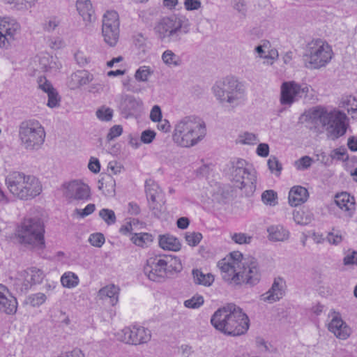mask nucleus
<instances>
[{"label":"nucleus","mask_w":357,"mask_h":357,"mask_svg":"<svg viewBox=\"0 0 357 357\" xmlns=\"http://www.w3.org/2000/svg\"><path fill=\"white\" fill-rule=\"evenodd\" d=\"M211 323L215 329L230 336L245 333L250 326L247 314L234 304H229L216 310L211 317Z\"/></svg>","instance_id":"nucleus-1"},{"label":"nucleus","mask_w":357,"mask_h":357,"mask_svg":"<svg viewBox=\"0 0 357 357\" xmlns=\"http://www.w3.org/2000/svg\"><path fill=\"white\" fill-rule=\"evenodd\" d=\"M308 116L310 123L318 130L328 126L331 129V137L333 140L343 136L347 132L348 118L342 112H328L326 108L319 106L311 109L308 112Z\"/></svg>","instance_id":"nucleus-2"},{"label":"nucleus","mask_w":357,"mask_h":357,"mask_svg":"<svg viewBox=\"0 0 357 357\" xmlns=\"http://www.w3.org/2000/svg\"><path fill=\"white\" fill-rule=\"evenodd\" d=\"M205 123L195 116H185L175 126L174 140L183 147L196 145L206 135Z\"/></svg>","instance_id":"nucleus-3"},{"label":"nucleus","mask_w":357,"mask_h":357,"mask_svg":"<svg viewBox=\"0 0 357 357\" xmlns=\"http://www.w3.org/2000/svg\"><path fill=\"white\" fill-rule=\"evenodd\" d=\"M5 181L10 193L22 200L32 199L42 192V185L38 179L23 172H10Z\"/></svg>","instance_id":"nucleus-4"},{"label":"nucleus","mask_w":357,"mask_h":357,"mask_svg":"<svg viewBox=\"0 0 357 357\" xmlns=\"http://www.w3.org/2000/svg\"><path fill=\"white\" fill-rule=\"evenodd\" d=\"M158 38L165 43H179L190 31L189 20L183 15H173L162 17L155 26Z\"/></svg>","instance_id":"nucleus-5"},{"label":"nucleus","mask_w":357,"mask_h":357,"mask_svg":"<svg viewBox=\"0 0 357 357\" xmlns=\"http://www.w3.org/2000/svg\"><path fill=\"white\" fill-rule=\"evenodd\" d=\"M212 91L220 103L227 104L232 108L238 106L244 100L243 86L234 77H226L216 82Z\"/></svg>","instance_id":"nucleus-6"},{"label":"nucleus","mask_w":357,"mask_h":357,"mask_svg":"<svg viewBox=\"0 0 357 357\" xmlns=\"http://www.w3.org/2000/svg\"><path fill=\"white\" fill-rule=\"evenodd\" d=\"M180 261L172 256L149 258L144 267V273L150 280L160 282L171 278L175 273L181 271Z\"/></svg>","instance_id":"nucleus-7"},{"label":"nucleus","mask_w":357,"mask_h":357,"mask_svg":"<svg viewBox=\"0 0 357 357\" xmlns=\"http://www.w3.org/2000/svg\"><path fill=\"white\" fill-rule=\"evenodd\" d=\"M44 233L43 222L37 217L24 218L16 231L19 242L33 249L45 247Z\"/></svg>","instance_id":"nucleus-8"},{"label":"nucleus","mask_w":357,"mask_h":357,"mask_svg":"<svg viewBox=\"0 0 357 357\" xmlns=\"http://www.w3.org/2000/svg\"><path fill=\"white\" fill-rule=\"evenodd\" d=\"M45 136L44 128L37 120H25L19 125V141L22 147L27 151L40 149L45 142Z\"/></svg>","instance_id":"nucleus-9"},{"label":"nucleus","mask_w":357,"mask_h":357,"mask_svg":"<svg viewBox=\"0 0 357 357\" xmlns=\"http://www.w3.org/2000/svg\"><path fill=\"white\" fill-rule=\"evenodd\" d=\"M331 46L321 40L307 43L303 55L305 66L310 69H319L325 66L332 59Z\"/></svg>","instance_id":"nucleus-10"},{"label":"nucleus","mask_w":357,"mask_h":357,"mask_svg":"<svg viewBox=\"0 0 357 357\" xmlns=\"http://www.w3.org/2000/svg\"><path fill=\"white\" fill-rule=\"evenodd\" d=\"M236 270V273L232 275L231 278L227 275V282L231 285L241 286L245 284L253 287L258 284L261 280L259 264L257 260L252 257H246L243 261V265Z\"/></svg>","instance_id":"nucleus-11"},{"label":"nucleus","mask_w":357,"mask_h":357,"mask_svg":"<svg viewBox=\"0 0 357 357\" xmlns=\"http://www.w3.org/2000/svg\"><path fill=\"white\" fill-rule=\"evenodd\" d=\"M230 164V174L232 180L237 183L236 187L245 189L248 195L252 194L256 189L255 172L249 169L247 162L243 159H234Z\"/></svg>","instance_id":"nucleus-12"},{"label":"nucleus","mask_w":357,"mask_h":357,"mask_svg":"<svg viewBox=\"0 0 357 357\" xmlns=\"http://www.w3.org/2000/svg\"><path fill=\"white\" fill-rule=\"evenodd\" d=\"M119 14L114 10L107 11L103 15L102 35L104 41L110 47H114L119 38Z\"/></svg>","instance_id":"nucleus-13"},{"label":"nucleus","mask_w":357,"mask_h":357,"mask_svg":"<svg viewBox=\"0 0 357 357\" xmlns=\"http://www.w3.org/2000/svg\"><path fill=\"white\" fill-rule=\"evenodd\" d=\"M310 90L307 84H300L294 81L284 82L281 85L280 103L291 105L305 98Z\"/></svg>","instance_id":"nucleus-14"},{"label":"nucleus","mask_w":357,"mask_h":357,"mask_svg":"<svg viewBox=\"0 0 357 357\" xmlns=\"http://www.w3.org/2000/svg\"><path fill=\"white\" fill-rule=\"evenodd\" d=\"M117 339L127 344H140L151 339L149 330L142 326L126 327L116 334Z\"/></svg>","instance_id":"nucleus-15"},{"label":"nucleus","mask_w":357,"mask_h":357,"mask_svg":"<svg viewBox=\"0 0 357 357\" xmlns=\"http://www.w3.org/2000/svg\"><path fill=\"white\" fill-rule=\"evenodd\" d=\"M20 24L10 17L0 18V47L8 48L20 31Z\"/></svg>","instance_id":"nucleus-16"},{"label":"nucleus","mask_w":357,"mask_h":357,"mask_svg":"<svg viewBox=\"0 0 357 357\" xmlns=\"http://www.w3.org/2000/svg\"><path fill=\"white\" fill-rule=\"evenodd\" d=\"M245 259L243 258L241 252L235 251L231 252L227 258L220 261L218 266L221 270L222 279L227 282V275L231 278L232 275L236 273V269L240 268L243 265V261Z\"/></svg>","instance_id":"nucleus-17"},{"label":"nucleus","mask_w":357,"mask_h":357,"mask_svg":"<svg viewBox=\"0 0 357 357\" xmlns=\"http://www.w3.org/2000/svg\"><path fill=\"white\" fill-rule=\"evenodd\" d=\"M143 105L140 98L126 94L121 98L119 109L126 118H129L139 114L143 111Z\"/></svg>","instance_id":"nucleus-18"},{"label":"nucleus","mask_w":357,"mask_h":357,"mask_svg":"<svg viewBox=\"0 0 357 357\" xmlns=\"http://www.w3.org/2000/svg\"><path fill=\"white\" fill-rule=\"evenodd\" d=\"M63 186L66 188L64 196L69 202L87 200L90 197V188L83 183L73 181Z\"/></svg>","instance_id":"nucleus-19"},{"label":"nucleus","mask_w":357,"mask_h":357,"mask_svg":"<svg viewBox=\"0 0 357 357\" xmlns=\"http://www.w3.org/2000/svg\"><path fill=\"white\" fill-rule=\"evenodd\" d=\"M331 316L332 319L328 325V331L339 339H347L350 335L351 329L342 320L340 312L333 310Z\"/></svg>","instance_id":"nucleus-20"},{"label":"nucleus","mask_w":357,"mask_h":357,"mask_svg":"<svg viewBox=\"0 0 357 357\" xmlns=\"http://www.w3.org/2000/svg\"><path fill=\"white\" fill-rule=\"evenodd\" d=\"M77 10L85 23L86 31H91L96 17L93 9L92 3L89 0H77L76 2Z\"/></svg>","instance_id":"nucleus-21"},{"label":"nucleus","mask_w":357,"mask_h":357,"mask_svg":"<svg viewBox=\"0 0 357 357\" xmlns=\"http://www.w3.org/2000/svg\"><path fill=\"white\" fill-rule=\"evenodd\" d=\"M145 192L151 210L157 209L156 203L162 201V191L158 183L153 179H147L145 182Z\"/></svg>","instance_id":"nucleus-22"},{"label":"nucleus","mask_w":357,"mask_h":357,"mask_svg":"<svg viewBox=\"0 0 357 357\" xmlns=\"http://www.w3.org/2000/svg\"><path fill=\"white\" fill-rule=\"evenodd\" d=\"M283 280L281 278H275L270 289L260 296V300L269 303L278 301L283 296Z\"/></svg>","instance_id":"nucleus-23"},{"label":"nucleus","mask_w":357,"mask_h":357,"mask_svg":"<svg viewBox=\"0 0 357 357\" xmlns=\"http://www.w3.org/2000/svg\"><path fill=\"white\" fill-rule=\"evenodd\" d=\"M335 203L349 217H351L356 209L355 199L350 194L342 192L337 194L335 197Z\"/></svg>","instance_id":"nucleus-24"},{"label":"nucleus","mask_w":357,"mask_h":357,"mask_svg":"<svg viewBox=\"0 0 357 357\" xmlns=\"http://www.w3.org/2000/svg\"><path fill=\"white\" fill-rule=\"evenodd\" d=\"M93 79V76L86 70H77L68 79L67 85L71 90L77 89L88 84Z\"/></svg>","instance_id":"nucleus-25"},{"label":"nucleus","mask_w":357,"mask_h":357,"mask_svg":"<svg viewBox=\"0 0 357 357\" xmlns=\"http://www.w3.org/2000/svg\"><path fill=\"white\" fill-rule=\"evenodd\" d=\"M309 194L304 187L297 185L293 187L289 192V203L291 206H297L305 202Z\"/></svg>","instance_id":"nucleus-26"},{"label":"nucleus","mask_w":357,"mask_h":357,"mask_svg":"<svg viewBox=\"0 0 357 357\" xmlns=\"http://www.w3.org/2000/svg\"><path fill=\"white\" fill-rule=\"evenodd\" d=\"M119 291L120 289L114 284L107 285L98 291V297L101 300L109 298L110 304L114 306L119 301Z\"/></svg>","instance_id":"nucleus-27"},{"label":"nucleus","mask_w":357,"mask_h":357,"mask_svg":"<svg viewBox=\"0 0 357 357\" xmlns=\"http://www.w3.org/2000/svg\"><path fill=\"white\" fill-rule=\"evenodd\" d=\"M17 309V301L15 296L9 291L0 300V312L6 314H15Z\"/></svg>","instance_id":"nucleus-28"},{"label":"nucleus","mask_w":357,"mask_h":357,"mask_svg":"<svg viewBox=\"0 0 357 357\" xmlns=\"http://www.w3.org/2000/svg\"><path fill=\"white\" fill-rule=\"evenodd\" d=\"M159 245L163 250L174 252L180 250L181 248V245L178 239L169 234L160 236Z\"/></svg>","instance_id":"nucleus-29"},{"label":"nucleus","mask_w":357,"mask_h":357,"mask_svg":"<svg viewBox=\"0 0 357 357\" xmlns=\"http://www.w3.org/2000/svg\"><path fill=\"white\" fill-rule=\"evenodd\" d=\"M192 274L196 284L210 287L214 282V276L211 273H204L199 269H193Z\"/></svg>","instance_id":"nucleus-30"},{"label":"nucleus","mask_w":357,"mask_h":357,"mask_svg":"<svg viewBox=\"0 0 357 357\" xmlns=\"http://www.w3.org/2000/svg\"><path fill=\"white\" fill-rule=\"evenodd\" d=\"M267 231L269 238L274 241H283L289 238V231L281 225L271 226Z\"/></svg>","instance_id":"nucleus-31"},{"label":"nucleus","mask_w":357,"mask_h":357,"mask_svg":"<svg viewBox=\"0 0 357 357\" xmlns=\"http://www.w3.org/2000/svg\"><path fill=\"white\" fill-rule=\"evenodd\" d=\"M161 58L163 63L169 67H178L182 63L181 57L170 50H165Z\"/></svg>","instance_id":"nucleus-32"},{"label":"nucleus","mask_w":357,"mask_h":357,"mask_svg":"<svg viewBox=\"0 0 357 357\" xmlns=\"http://www.w3.org/2000/svg\"><path fill=\"white\" fill-rule=\"evenodd\" d=\"M130 240L136 245L144 247L153 241V236L149 233H136L132 236Z\"/></svg>","instance_id":"nucleus-33"},{"label":"nucleus","mask_w":357,"mask_h":357,"mask_svg":"<svg viewBox=\"0 0 357 357\" xmlns=\"http://www.w3.org/2000/svg\"><path fill=\"white\" fill-rule=\"evenodd\" d=\"M62 285L67 288H73L79 283V278L74 273H65L61 278Z\"/></svg>","instance_id":"nucleus-34"},{"label":"nucleus","mask_w":357,"mask_h":357,"mask_svg":"<svg viewBox=\"0 0 357 357\" xmlns=\"http://www.w3.org/2000/svg\"><path fill=\"white\" fill-rule=\"evenodd\" d=\"M153 74V70L149 66H142L136 70L135 78L138 82H146Z\"/></svg>","instance_id":"nucleus-35"},{"label":"nucleus","mask_w":357,"mask_h":357,"mask_svg":"<svg viewBox=\"0 0 357 357\" xmlns=\"http://www.w3.org/2000/svg\"><path fill=\"white\" fill-rule=\"evenodd\" d=\"M96 115L100 121L108 122L112 119L114 110L109 107L103 105L97 109Z\"/></svg>","instance_id":"nucleus-36"},{"label":"nucleus","mask_w":357,"mask_h":357,"mask_svg":"<svg viewBox=\"0 0 357 357\" xmlns=\"http://www.w3.org/2000/svg\"><path fill=\"white\" fill-rule=\"evenodd\" d=\"M26 277L29 279L31 284H35L42 282L43 279V273L40 269L31 268L26 272Z\"/></svg>","instance_id":"nucleus-37"},{"label":"nucleus","mask_w":357,"mask_h":357,"mask_svg":"<svg viewBox=\"0 0 357 357\" xmlns=\"http://www.w3.org/2000/svg\"><path fill=\"white\" fill-rule=\"evenodd\" d=\"M204 303V297L201 295L196 294L191 298L184 301V306L188 308L197 309L201 307Z\"/></svg>","instance_id":"nucleus-38"},{"label":"nucleus","mask_w":357,"mask_h":357,"mask_svg":"<svg viewBox=\"0 0 357 357\" xmlns=\"http://www.w3.org/2000/svg\"><path fill=\"white\" fill-rule=\"evenodd\" d=\"M277 193L273 190H265L261 195V199L266 204L275 206L277 204Z\"/></svg>","instance_id":"nucleus-39"},{"label":"nucleus","mask_w":357,"mask_h":357,"mask_svg":"<svg viewBox=\"0 0 357 357\" xmlns=\"http://www.w3.org/2000/svg\"><path fill=\"white\" fill-rule=\"evenodd\" d=\"M47 297L43 293H37L29 296L27 303L33 307H38L45 302Z\"/></svg>","instance_id":"nucleus-40"},{"label":"nucleus","mask_w":357,"mask_h":357,"mask_svg":"<svg viewBox=\"0 0 357 357\" xmlns=\"http://www.w3.org/2000/svg\"><path fill=\"white\" fill-rule=\"evenodd\" d=\"M268 166L271 173L275 174L276 176H279L280 174L282 166L275 156L272 155L270 157L268 160Z\"/></svg>","instance_id":"nucleus-41"},{"label":"nucleus","mask_w":357,"mask_h":357,"mask_svg":"<svg viewBox=\"0 0 357 357\" xmlns=\"http://www.w3.org/2000/svg\"><path fill=\"white\" fill-rule=\"evenodd\" d=\"M99 215L108 225L114 224L116 222V215L112 210L103 208L100 211Z\"/></svg>","instance_id":"nucleus-42"},{"label":"nucleus","mask_w":357,"mask_h":357,"mask_svg":"<svg viewBox=\"0 0 357 357\" xmlns=\"http://www.w3.org/2000/svg\"><path fill=\"white\" fill-rule=\"evenodd\" d=\"M185 238L189 245L194 247L199 243L202 234L199 232H187Z\"/></svg>","instance_id":"nucleus-43"},{"label":"nucleus","mask_w":357,"mask_h":357,"mask_svg":"<svg viewBox=\"0 0 357 357\" xmlns=\"http://www.w3.org/2000/svg\"><path fill=\"white\" fill-rule=\"evenodd\" d=\"M326 239L330 244L337 245L342 241V236L339 231L333 228L328 234Z\"/></svg>","instance_id":"nucleus-44"},{"label":"nucleus","mask_w":357,"mask_h":357,"mask_svg":"<svg viewBox=\"0 0 357 357\" xmlns=\"http://www.w3.org/2000/svg\"><path fill=\"white\" fill-rule=\"evenodd\" d=\"M312 162V159L310 156L305 155L295 162V167L298 170H305L311 166Z\"/></svg>","instance_id":"nucleus-45"},{"label":"nucleus","mask_w":357,"mask_h":357,"mask_svg":"<svg viewBox=\"0 0 357 357\" xmlns=\"http://www.w3.org/2000/svg\"><path fill=\"white\" fill-rule=\"evenodd\" d=\"M231 238L237 244H248L251 242L252 237L244 233H234Z\"/></svg>","instance_id":"nucleus-46"},{"label":"nucleus","mask_w":357,"mask_h":357,"mask_svg":"<svg viewBox=\"0 0 357 357\" xmlns=\"http://www.w3.org/2000/svg\"><path fill=\"white\" fill-rule=\"evenodd\" d=\"M105 236L101 233H95L90 235L89 241L95 247L100 248L105 243Z\"/></svg>","instance_id":"nucleus-47"},{"label":"nucleus","mask_w":357,"mask_h":357,"mask_svg":"<svg viewBox=\"0 0 357 357\" xmlns=\"http://www.w3.org/2000/svg\"><path fill=\"white\" fill-rule=\"evenodd\" d=\"M48 100L47 105L51 108L56 107L59 105L60 98L57 91L54 89L47 93Z\"/></svg>","instance_id":"nucleus-48"},{"label":"nucleus","mask_w":357,"mask_h":357,"mask_svg":"<svg viewBox=\"0 0 357 357\" xmlns=\"http://www.w3.org/2000/svg\"><path fill=\"white\" fill-rule=\"evenodd\" d=\"M8 3H14L18 10L27 9L36 0H3Z\"/></svg>","instance_id":"nucleus-49"},{"label":"nucleus","mask_w":357,"mask_h":357,"mask_svg":"<svg viewBox=\"0 0 357 357\" xmlns=\"http://www.w3.org/2000/svg\"><path fill=\"white\" fill-rule=\"evenodd\" d=\"M331 156L333 159H336L337 160H344L348 159V155H347V150L345 148L340 147L338 149H334Z\"/></svg>","instance_id":"nucleus-50"},{"label":"nucleus","mask_w":357,"mask_h":357,"mask_svg":"<svg viewBox=\"0 0 357 357\" xmlns=\"http://www.w3.org/2000/svg\"><path fill=\"white\" fill-rule=\"evenodd\" d=\"M123 128L120 125H115L112 126L107 135V140L110 141L114 139V138L120 136L122 134Z\"/></svg>","instance_id":"nucleus-51"},{"label":"nucleus","mask_w":357,"mask_h":357,"mask_svg":"<svg viewBox=\"0 0 357 357\" xmlns=\"http://www.w3.org/2000/svg\"><path fill=\"white\" fill-rule=\"evenodd\" d=\"M241 142L244 144L253 145L259 141L256 135L250 132H245L241 136Z\"/></svg>","instance_id":"nucleus-52"},{"label":"nucleus","mask_w":357,"mask_h":357,"mask_svg":"<svg viewBox=\"0 0 357 357\" xmlns=\"http://www.w3.org/2000/svg\"><path fill=\"white\" fill-rule=\"evenodd\" d=\"M155 135L153 130H145L142 132L141 141L144 144H149L155 139Z\"/></svg>","instance_id":"nucleus-53"},{"label":"nucleus","mask_w":357,"mask_h":357,"mask_svg":"<svg viewBox=\"0 0 357 357\" xmlns=\"http://www.w3.org/2000/svg\"><path fill=\"white\" fill-rule=\"evenodd\" d=\"M38 86L40 89L47 93L52 90H54L52 85L51 83L46 79L44 77H40L38 80Z\"/></svg>","instance_id":"nucleus-54"},{"label":"nucleus","mask_w":357,"mask_h":357,"mask_svg":"<svg viewBox=\"0 0 357 357\" xmlns=\"http://www.w3.org/2000/svg\"><path fill=\"white\" fill-rule=\"evenodd\" d=\"M150 119L153 122H158L162 119V112L158 105H154L152 107L150 113Z\"/></svg>","instance_id":"nucleus-55"},{"label":"nucleus","mask_w":357,"mask_h":357,"mask_svg":"<svg viewBox=\"0 0 357 357\" xmlns=\"http://www.w3.org/2000/svg\"><path fill=\"white\" fill-rule=\"evenodd\" d=\"M343 264L345 266L357 264V252L354 250L347 254L343 259Z\"/></svg>","instance_id":"nucleus-56"},{"label":"nucleus","mask_w":357,"mask_h":357,"mask_svg":"<svg viewBox=\"0 0 357 357\" xmlns=\"http://www.w3.org/2000/svg\"><path fill=\"white\" fill-rule=\"evenodd\" d=\"M202 3L199 0H185L184 6L187 10H198L201 8Z\"/></svg>","instance_id":"nucleus-57"},{"label":"nucleus","mask_w":357,"mask_h":357,"mask_svg":"<svg viewBox=\"0 0 357 357\" xmlns=\"http://www.w3.org/2000/svg\"><path fill=\"white\" fill-rule=\"evenodd\" d=\"M96 206L93 204H89L84 209L80 210L77 208L75 211L77 214L80 215L82 218H84L90 214H91L95 211Z\"/></svg>","instance_id":"nucleus-58"},{"label":"nucleus","mask_w":357,"mask_h":357,"mask_svg":"<svg viewBox=\"0 0 357 357\" xmlns=\"http://www.w3.org/2000/svg\"><path fill=\"white\" fill-rule=\"evenodd\" d=\"M256 152L261 157H267L269 154V146L267 144L261 143L258 145Z\"/></svg>","instance_id":"nucleus-59"},{"label":"nucleus","mask_w":357,"mask_h":357,"mask_svg":"<svg viewBox=\"0 0 357 357\" xmlns=\"http://www.w3.org/2000/svg\"><path fill=\"white\" fill-rule=\"evenodd\" d=\"M88 167L92 172L96 174L98 173L100 169L99 160L96 158H91L89 162Z\"/></svg>","instance_id":"nucleus-60"},{"label":"nucleus","mask_w":357,"mask_h":357,"mask_svg":"<svg viewBox=\"0 0 357 357\" xmlns=\"http://www.w3.org/2000/svg\"><path fill=\"white\" fill-rule=\"evenodd\" d=\"M59 357H84V353L78 349L61 354Z\"/></svg>","instance_id":"nucleus-61"},{"label":"nucleus","mask_w":357,"mask_h":357,"mask_svg":"<svg viewBox=\"0 0 357 357\" xmlns=\"http://www.w3.org/2000/svg\"><path fill=\"white\" fill-rule=\"evenodd\" d=\"M347 105H351V107H347V109L349 113H355L357 116V101L354 97H350L347 100Z\"/></svg>","instance_id":"nucleus-62"},{"label":"nucleus","mask_w":357,"mask_h":357,"mask_svg":"<svg viewBox=\"0 0 357 357\" xmlns=\"http://www.w3.org/2000/svg\"><path fill=\"white\" fill-rule=\"evenodd\" d=\"M256 344L261 349V351H269L267 342L265 340L261 337H257L256 338Z\"/></svg>","instance_id":"nucleus-63"},{"label":"nucleus","mask_w":357,"mask_h":357,"mask_svg":"<svg viewBox=\"0 0 357 357\" xmlns=\"http://www.w3.org/2000/svg\"><path fill=\"white\" fill-rule=\"evenodd\" d=\"M347 146L351 151H357V138L354 136L349 137L347 141Z\"/></svg>","instance_id":"nucleus-64"}]
</instances>
